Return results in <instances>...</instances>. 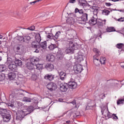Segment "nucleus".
Here are the masks:
<instances>
[{"label": "nucleus", "mask_w": 124, "mask_h": 124, "mask_svg": "<svg viewBox=\"0 0 124 124\" xmlns=\"http://www.w3.org/2000/svg\"><path fill=\"white\" fill-rule=\"evenodd\" d=\"M79 13V14H80L82 15V14H84V11L83 9H79L77 8L75 9V13Z\"/></svg>", "instance_id": "nucleus-31"}, {"label": "nucleus", "mask_w": 124, "mask_h": 124, "mask_svg": "<svg viewBox=\"0 0 124 124\" xmlns=\"http://www.w3.org/2000/svg\"><path fill=\"white\" fill-rule=\"evenodd\" d=\"M105 116L108 117V118H112V114L108 111V113L105 114Z\"/></svg>", "instance_id": "nucleus-45"}, {"label": "nucleus", "mask_w": 124, "mask_h": 124, "mask_svg": "<svg viewBox=\"0 0 124 124\" xmlns=\"http://www.w3.org/2000/svg\"><path fill=\"white\" fill-rule=\"evenodd\" d=\"M60 91H61V92H62L63 93H65V92H66V91H67V84L66 83L60 84Z\"/></svg>", "instance_id": "nucleus-15"}, {"label": "nucleus", "mask_w": 124, "mask_h": 124, "mask_svg": "<svg viewBox=\"0 0 124 124\" xmlns=\"http://www.w3.org/2000/svg\"><path fill=\"white\" fill-rule=\"evenodd\" d=\"M79 5L82 4L83 2H85L86 0H78Z\"/></svg>", "instance_id": "nucleus-49"}, {"label": "nucleus", "mask_w": 124, "mask_h": 124, "mask_svg": "<svg viewBox=\"0 0 124 124\" xmlns=\"http://www.w3.org/2000/svg\"><path fill=\"white\" fill-rule=\"evenodd\" d=\"M66 123L67 124H69V123H71V122H70V121H66Z\"/></svg>", "instance_id": "nucleus-62"}, {"label": "nucleus", "mask_w": 124, "mask_h": 124, "mask_svg": "<svg viewBox=\"0 0 124 124\" xmlns=\"http://www.w3.org/2000/svg\"><path fill=\"white\" fill-rule=\"evenodd\" d=\"M26 110L28 112H32L33 111V107L30 106L27 108Z\"/></svg>", "instance_id": "nucleus-40"}, {"label": "nucleus", "mask_w": 124, "mask_h": 124, "mask_svg": "<svg viewBox=\"0 0 124 124\" xmlns=\"http://www.w3.org/2000/svg\"><path fill=\"white\" fill-rule=\"evenodd\" d=\"M21 41H23L25 43H30L31 41V36L29 35L24 36L23 37H20Z\"/></svg>", "instance_id": "nucleus-14"}, {"label": "nucleus", "mask_w": 124, "mask_h": 124, "mask_svg": "<svg viewBox=\"0 0 124 124\" xmlns=\"http://www.w3.org/2000/svg\"><path fill=\"white\" fill-rule=\"evenodd\" d=\"M93 51L95 54V55L93 57V63L95 64V65H96V66H98V65H99V62H100V61L99 59L96 58L100 56V51H99L98 49L95 48H93Z\"/></svg>", "instance_id": "nucleus-4"}, {"label": "nucleus", "mask_w": 124, "mask_h": 124, "mask_svg": "<svg viewBox=\"0 0 124 124\" xmlns=\"http://www.w3.org/2000/svg\"><path fill=\"white\" fill-rule=\"evenodd\" d=\"M89 23L90 26L97 25L99 29H102V28H103V26L106 24V19L97 20V16L95 15L89 21Z\"/></svg>", "instance_id": "nucleus-1"}, {"label": "nucleus", "mask_w": 124, "mask_h": 124, "mask_svg": "<svg viewBox=\"0 0 124 124\" xmlns=\"http://www.w3.org/2000/svg\"><path fill=\"white\" fill-rule=\"evenodd\" d=\"M11 120V115L8 112H6L3 115V122H8Z\"/></svg>", "instance_id": "nucleus-10"}, {"label": "nucleus", "mask_w": 124, "mask_h": 124, "mask_svg": "<svg viewBox=\"0 0 124 124\" xmlns=\"http://www.w3.org/2000/svg\"><path fill=\"white\" fill-rule=\"evenodd\" d=\"M14 62L16 65V66L17 65H18V66H22L23 64V62H22V61L19 59L16 60Z\"/></svg>", "instance_id": "nucleus-27"}, {"label": "nucleus", "mask_w": 124, "mask_h": 124, "mask_svg": "<svg viewBox=\"0 0 124 124\" xmlns=\"http://www.w3.org/2000/svg\"><path fill=\"white\" fill-rule=\"evenodd\" d=\"M16 91H18L19 92L17 93L18 95H22V96H24V93H22V92L24 93L25 92L23 90H16Z\"/></svg>", "instance_id": "nucleus-41"}, {"label": "nucleus", "mask_w": 124, "mask_h": 124, "mask_svg": "<svg viewBox=\"0 0 124 124\" xmlns=\"http://www.w3.org/2000/svg\"><path fill=\"white\" fill-rule=\"evenodd\" d=\"M103 15H106V16H108L109 14H110V11L108 10H104L102 12Z\"/></svg>", "instance_id": "nucleus-33"}, {"label": "nucleus", "mask_w": 124, "mask_h": 124, "mask_svg": "<svg viewBox=\"0 0 124 124\" xmlns=\"http://www.w3.org/2000/svg\"><path fill=\"white\" fill-rule=\"evenodd\" d=\"M106 31L107 32H112V31H116V29L115 28L111 27H108L106 29Z\"/></svg>", "instance_id": "nucleus-30"}, {"label": "nucleus", "mask_w": 124, "mask_h": 124, "mask_svg": "<svg viewBox=\"0 0 124 124\" xmlns=\"http://www.w3.org/2000/svg\"><path fill=\"white\" fill-rule=\"evenodd\" d=\"M44 78L46 80H48V81H53L55 78V76L51 74H48L46 75Z\"/></svg>", "instance_id": "nucleus-16"}, {"label": "nucleus", "mask_w": 124, "mask_h": 124, "mask_svg": "<svg viewBox=\"0 0 124 124\" xmlns=\"http://www.w3.org/2000/svg\"><path fill=\"white\" fill-rule=\"evenodd\" d=\"M16 50H20V47L17 46V47H16Z\"/></svg>", "instance_id": "nucleus-61"}, {"label": "nucleus", "mask_w": 124, "mask_h": 124, "mask_svg": "<svg viewBox=\"0 0 124 124\" xmlns=\"http://www.w3.org/2000/svg\"><path fill=\"white\" fill-rule=\"evenodd\" d=\"M120 0H111V1H114V2H116V1H119Z\"/></svg>", "instance_id": "nucleus-60"}, {"label": "nucleus", "mask_w": 124, "mask_h": 124, "mask_svg": "<svg viewBox=\"0 0 124 124\" xmlns=\"http://www.w3.org/2000/svg\"><path fill=\"white\" fill-rule=\"evenodd\" d=\"M67 44L69 45V47L65 50V52L67 54H72L74 50H77L78 49V45L77 44H74L73 40L70 39L69 36H67Z\"/></svg>", "instance_id": "nucleus-2"}, {"label": "nucleus", "mask_w": 124, "mask_h": 124, "mask_svg": "<svg viewBox=\"0 0 124 124\" xmlns=\"http://www.w3.org/2000/svg\"><path fill=\"white\" fill-rule=\"evenodd\" d=\"M117 11H120V12H122L123 13H124V9L117 10Z\"/></svg>", "instance_id": "nucleus-58"}, {"label": "nucleus", "mask_w": 124, "mask_h": 124, "mask_svg": "<svg viewBox=\"0 0 124 124\" xmlns=\"http://www.w3.org/2000/svg\"><path fill=\"white\" fill-rule=\"evenodd\" d=\"M2 39V36L0 35V39Z\"/></svg>", "instance_id": "nucleus-63"}, {"label": "nucleus", "mask_w": 124, "mask_h": 124, "mask_svg": "<svg viewBox=\"0 0 124 124\" xmlns=\"http://www.w3.org/2000/svg\"><path fill=\"white\" fill-rule=\"evenodd\" d=\"M48 49L51 51H53V50H55L56 49L57 51V57L59 59V60H62V58H63V53L62 52V50L61 48H59L58 46L55 44H51L48 47Z\"/></svg>", "instance_id": "nucleus-3"}, {"label": "nucleus", "mask_w": 124, "mask_h": 124, "mask_svg": "<svg viewBox=\"0 0 124 124\" xmlns=\"http://www.w3.org/2000/svg\"><path fill=\"white\" fill-rule=\"evenodd\" d=\"M108 111L107 109H102V110H101L102 115H104V116H105V114H108Z\"/></svg>", "instance_id": "nucleus-43"}, {"label": "nucleus", "mask_w": 124, "mask_h": 124, "mask_svg": "<svg viewBox=\"0 0 124 124\" xmlns=\"http://www.w3.org/2000/svg\"><path fill=\"white\" fill-rule=\"evenodd\" d=\"M83 70V67L80 64H76L74 65V71L76 74H79L81 73Z\"/></svg>", "instance_id": "nucleus-7"}, {"label": "nucleus", "mask_w": 124, "mask_h": 124, "mask_svg": "<svg viewBox=\"0 0 124 124\" xmlns=\"http://www.w3.org/2000/svg\"><path fill=\"white\" fill-rule=\"evenodd\" d=\"M35 29V27H34V26H32L28 28V30H29V31H34Z\"/></svg>", "instance_id": "nucleus-47"}, {"label": "nucleus", "mask_w": 124, "mask_h": 124, "mask_svg": "<svg viewBox=\"0 0 124 124\" xmlns=\"http://www.w3.org/2000/svg\"><path fill=\"white\" fill-rule=\"evenodd\" d=\"M32 78H34L33 79V80H36V78H37V77H36V76H35V75H33L32 76Z\"/></svg>", "instance_id": "nucleus-57"}, {"label": "nucleus", "mask_w": 124, "mask_h": 124, "mask_svg": "<svg viewBox=\"0 0 124 124\" xmlns=\"http://www.w3.org/2000/svg\"><path fill=\"white\" fill-rule=\"evenodd\" d=\"M36 41L39 43L41 41V36H40V34L37 33L35 36Z\"/></svg>", "instance_id": "nucleus-28"}, {"label": "nucleus", "mask_w": 124, "mask_h": 124, "mask_svg": "<svg viewBox=\"0 0 124 124\" xmlns=\"http://www.w3.org/2000/svg\"><path fill=\"white\" fill-rule=\"evenodd\" d=\"M30 30L29 28H23L22 33L23 34H29L30 33Z\"/></svg>", "instance_id": "nucleus-32"}, {"label": "nucleus", "mask_w": 124, "mask_h": 124, "mask_svg": "<svg viewBox=\"0 0 124 124\" xmlns=\"http://www.w3.org/2000/svg\"><path fill=\"white\" fill-rule=\"evenodd\" d=\"M45 67L46 70L48 71H52L54 70V65L52 63H47L45 66Z\"/></svg>", "instance_id": "nucleus-17"}, {"label": "nucleus", "mask_w": 124, "mask_h": 124, "mask_svg": "<svg viewBox=\"0 0 124 124\" xmlns=\"http://www.w3.org/2000/svg\"><path fill=\"white\" fill-rule=\"evenodd\" d=\"M121 33L124 35V28L121 31Z\"/></svg>", "instance_id": "nucleus-59"}, {"label": "nucleus", "mask_w": 124, "mask_h": 124, "mask_svg": "<svg viewBox=\"0 0 124 124\" xmlns=\"http://www.w3.org/2000/svg\"><path fill=\"white\" fill-rule=\"evenodd\" d=\"M71 103H72V105L75 106V108H77V105H76V101L74 100Z\"/></svg>", "instance_id": "nucleus-48"}, {"label": "nucleus", "mask_w": 124, "mask_h": 124, "mask_svg": "<svg viewBox=\"0 0 124 124\" xmlns=\"http://www.w3.org/2000/svg\"><path fill=\"white\" fill-rule=\"evenodd\" d=\"M59 75L61 80H63L66 78V74L65 73L62 71L59 73Z\"/></svg>", "instance_id": "nucleus-25"}, {"label": "nucleus", "mask_w": 124, "mask_h": 124, "mask_svg": "<svg viewBox=\"0 0 124 124\" xmlns=\"http://www.w3.org/2000/svg\"><path fill=\"white\" fill-rule=\"evenodd\" d=\"M66 22L68 24L73 25V23L75 22V19L73 17H71L67 19Z\"/></svg>", "instance_id": "nucleus-26"}, {"label": "nucleus", "mask_w": 124, "mask_h": 124, "mask_svg": "<svg viewBox=\"0 0 124 124\" xmlns=\"http://www.w3.org/2000/svg\"><path fill=\"white\" fill-rule=\"evenodd\" d=\"M74 33H76V32L75 31L72 30H69L68 31V33L67 34L66 37L67 38V36H68L71 39H72L73 41H74V36H73V34Z\"/></svg>", "instance_id": "nucleus-11"}, {"label": "nucleus", "mask_w": 124, "mask_h": 124, "mask_svg": "<svg viewBox=\"0 0 124 124\" xmlns=\"http://www.w3.org/2000/svg\"><path fill=\"white\" fill-rule=\"evenodd\" d=\"M112 10H116V11H118V10H116V9H111V11H112Z\"/></svg>", "instance_id": "nucleus-64"}, {"label": "nucleus", "mask_w": 124, "mask_h": 124, "mask_svg": "<svg viewBox=\"0 0 124 124\" xmlns=\"http://www.w3.org/2000/svg\"><path fill=\"white\" fill-rule=\"evenodd\" d=\"M23 101H24L25 102H31V98L24 97L23 99Z\"/></svg>", "instance_id": "nucleus-37"}, {"label": "nucleus", "mask_w": 124, "mask_h": 124, "mask_svg": "<svg viewBox=\"0 0 124 124\" xmlns=\"http://www.w3.org/2000/svg\"><path fill=\"white\" fill-rule=\"evenodd\" d=\"M76 1V0H70L69 3H75Z\"/></svg>", "instance_id": "nucleus-54"}, {"label": "nucleus", "mask_w": 124, "mask_h": 124, "mask_svg": "<svg viewBox=\"0 0 124 124\" xmlns=\"http://www.w3.org/2000/svg\"><path fill=\"white\" fill-rule=\"evenodd\" d=\"M124 102V99H119L117 102V104L118 105H119V104H123Z\"/></svg>", "instance_id": "nucleus-42"}, {"label": "nucleus", "mask_w": 124, "mask_h": 124, "mask_svg": "<svg viewBox=\"0 0 124 124\" xmlns=\"http://www.w3.org/2000/svg\"><path fill=\"white\" fill-rule=\"evenodd\" d=\"M112 5L113 4H111V3H110V2L105 3V5L108 7L111 6V5Z\"/></svg>", "instance_id": "nucleus-52"}, {"label": "nucleus", "mask_w": 124, "mask_h": 124, "mask_svg": "<svg viewBox=\"0 0 124 124\" xmlns=\"http://www.w3.org/2000/svg\"><path fill=\"white\" fill-rule=\"evenodd\" d=\"M55 56L52 54H48L46 56V60L48 62H52L55 61Z\"/></svg>", "instance_id": "nucleus-21"}, {"label": "nucleus", "mask_w": 124, "mask_h": 124, "mask_svg": "<svg viewBox=\"0 0 124 124\" xmlns=\"http://www.w3.org/2000/svg\"><path fill=\"white\" fill-rule=\"evenodd\" d=\"M10 97L11 98H14V97H15V96L14 95V94L12 93L10 95Z\"/></svg>", "instance_id": "nucleus-56"}, {"label": "nucleus", "mask_w": 124, "mask_h": 124, "mask_svg": "<svg viewBox=\"0 0 124 124\" xmlns=\"http://www.w3.org/2000/svg\"><path fill=\"white\" fill-rule=\"evenodd\" d=\"M88 14H83L82 16L80 17L81 21H82L83 22H87V21H88Z\"/></svg>", "instance_id": "nucleus-24"}, {"label": "nucleus", "mask_w": 124, "mask_h": 124, "mask_svg": "<svg viewBox=\"0 0 124 124\" xmlns=\"http://www.w3.org/2000/svg\"><path fill=\"white\" fill-rule=\"evenodd\" d=\"M35 66L36 67V69H38V70H42V69H43V64H40L38 63L37 64H35Z\"/></svg>", "instance_id": "nucleus-29"}, {"label": "nucleus", "mask_w": 124, "mask_h": 124, "mask_svg": "<svg viewBox=\"0 0 124 124\" xmlns=\"http://www.w3.org/2000/svg\"><path fill=\"white\" fill-rule=\"evenodd\" d=\"M105 62H106V58L102 57L100 59V62H101V64H104L105 63Z\"/></svg>", "instance_id": "nucleus-36"}, {"label": "nucleus", "mask_w": 124, "mask_h": 124, "mask_svg": "<svg viewBox=\"0 0 124 124\" xmlns=\"http://www.w3.org/2000/svg\"><path fill=\"white\" fill-rule=\"evenodd\" d=\"M46 88L51 92L57 90V84L54 83L50 82L46 85Z\"/></svg>", "instance_id": "nucleus-9"}, {"label": "nucleus", "mask_w": 124, "mask_h": 124, "mask_svg": "<svg viewBox=\"0 0 124 124\" xmlns=\"http://www.w3.org/2000/svg\"><path fill=\"white\" fill-rule=\"evenodd\" d=\"M5 78V75L0 73V81H3V79Z\"/></svg>", "instance_id": "nucleus-38"}, {"label": "nucleus", "mask_w": 124, "mask_h": 124, "mask_svg": "<svg viewBox=\"0 0 124 124\" xmlns=\"http://www.w3.org/2000/svg\"><path fill=\"white\" fill-rule=\"evenodd\" d=\"M61 32L60 31H57L55 35H53V34H52V33H49L46 36V37L48 39H54V40H56L58 39V38H59V36H60V35H61Z\"/></svg>", "instance_id": "nucleus-8"}, {"label": "nucleus", "mask_w": 124, "mask_h": 124, "mask_svg": "<svg viewBox=\"0 0 124 124\" xmlns=\"http://www.w3.org/2000/svg\"><path fill=\"white\" fill-rule=\"evenodd\" d=\"M6 69L4 65H0V72H3Z\"/></svg>", "instance_id": "nucleus-35"}, {"label": "nucleus", "mask_w": 124, "mask_h": 124, "mask_svg": "<svg viewBox=\"0 0 124 124\" xmlns=\"http://www.w3.org/2000/svg\"><path fill=\"white\" fill-rule=\"evenodd\" d=\"M30 62H31L32 63H33V64L37 63V62H39V58L36 57H33L31 58Z\"/></svg>", "instance_id": "nucleus-22"}, {"label": "nucleus", "mask_w": 124, "mask_h": 124, "mask_svg": "<svg viewBox=\"0 0 124 124\" xmlns=\"http://www.w3.org/2000/svg\"><path fill=\"white\" fill-rule=\"evenodd\" d=\"M68 86L70 89H76L77 88V83L74 81V80L72 79V80L68 82Z\"/></svg>", "instance_id": "nucleus-12"}, {"label": "nucleus", "mask_w": 124, "mask_h": 124, "mask_svg": "<svg viewBox=\"0 0 124 124\" xmlns=\"http://www.w3.org/2000/svg\"><path fill=\"white\" fill-rule=\"evenodd\" d=\"M34 49H35V50L34 51V53H39V50H40V48H34Z\"/></svg>", "instance_id": "nucleus-53"}, {"label": "nucleus", "mask_w": 124, "mask_h": 124, "mask_svg": "<svg viewBox=\"0 0 124 124\" xmlns=\"http://www.w3.org/2000/svg\"><path fill=\"white\" fill-rule=\"evenodd\" d=\"M116 21H118V22H124V17H121L120 18L117 19L114 18Z\"/></svg>", "instance_id": "nucleus-44"}, {"label": "nucleus", "mask_w": 124, "mask_h": 124, "mask_svg": "<svg viewBox=\"0 0 124 124\" xmlns=\"http://www.w3.org/2000/svg\"><path fill=\"white\" fill-rule=\"evenodd\" d=\"M41 0H37L34 1L33 2H30V4H32V3H34H34H36V2H39V1H41Z\"/></svg>", "instance_id": "nucleus-51"}, {"label": "nucleus", "mask_w": 124, "mask_h": 124, "mask_svg": "<svg viewBox=\"0 0 124 124\" xmlns=\"http://www.w3.org/2000/svg\"><path fill=\"white\" fill-rule=\"evenodd\" d=\"M93 9H95L94 11H97V10H98V8L97 7H95V6H93Z\"/></svg>", "instance_id": "nucleus-55"}, {"label": "nucleus", "mask_w": 124, "mask_h": 124, "mask_svg": "<svg viewBox=\"0 0 124 124\" xmlns=\"http://www.w3.org/2000/svg\"><path fill=\"white\" fill-rule=\"evenodd\" d=\"M33 66H34V64L31 61L26 63V67L30 70H32L33 69Z\"/></svg>", "instance_id": "nucleus-20"}, {"label": "nucleus", "mask_w": 124, "mask_h": 124, "mask_svg": "<svg viewBox=\"0 0 124 124\" xmlns=\"http://www.w3.org/2000/svg\"><path fill=\"white\" fill-rule=\"evenodd\" d=\"M82 61H84V59L83 58V55L80 52H79L78 53V56L77 57V62H82Z\"/></svg>", "instance_id": "nucleus-19"}, {"label": "nucleus", "mask_w": 124, "mask_h": 124, "mask_svg": "<svg viewBox=\"0 0 124 124\" xmlns=\"http://www.w3.org/2000/svg\"><path fill=\"white\" fill-rule=\"evenodd\" d=\"M8 67L12 71H16L17 70V65L15 64V62H13L11 58H8L6 62Z\"/></svg>", "instance_id": "nucleus-5"}, {"label": "nucleus", "mask_w": 124, "mask_h": 124, "mask_svg": "<svg viewBox=\"0 0 124 124\" xmlns=\"http://www.w3.org/2000/svg\"><path fill=\"white\" fill-rule=\"evenodd\" d=\"M17 106L20 108V107H22L23 106V104L21 102H18L17 103Z\"/></svg>", "instance_id": "nucleus-50"}, {"label": "nucleus", "mask_w": 124, "mask_h": 124, "mask_svg": "<svg viewBox=\"0 0 124 124\" xmlns=\"http://www.w3.org/2000/svg\"><path fill=\"white\" fill-rule=\"evenodd\" d=\"M9 79L10 80H13L16 78V74L14 72H10L8 74Z\"/></svg>", "instance_id": "nucleus-23"}, {"label": "nucleus", "mask_w": 124, "mask_h": 124, "mask_svg": "<svg viewBox=\"0 0 124 124\" xmlns=\"http://www.w3.org/2000/svg\"><path fill=\"white\" fill-rule=\"evenodd\" d=\"M111 119H113V120H118V116L115 114H112Z\"/></svg>", "instance_id": "nucleus-46"}, {"label": "nucleus", "mask_w": 124, "mask_h": 124, "mask_svg": "<svg viewBox=\"0 0 124 124\" xmlns=\"http://www.w3.org/2000/svg\"><path fill=\"white\" fill-rule=\"evenodd\" d=\"M94 107V101L93 100H89V103L86 107V110H90Z\"/></svg>", "instance_id": "nucleus-13"}, {"label": "nucleus", "mask_w": 124, "mask_h": 124, "mask_svg": "<svg viewBox=\"0 0 124 124\" xmlns=\"http://www.w3.org/2000/svg\"><path fill=\"white\" fill-rule=\"evenodd\" d=\"M80 6H83V8H84L85 10H88V9H90L91 8V5L87 3V1L85 0V2H83L81 4Z\"/></svg>", "instance_id": "nucleus-18"}, {"label": "nucleus", "mask_w": 124, "mask_h": 124, "mask_svg": "<svg viewBox=\"0 0 124 124\" xmlns=\"http://www.w3.org/2000/svg\"><path fill=\"white\" fill-rule=\"evenodd\" d=\"M31 46L32 48H38V49L42 48L43 49H46V48H47V42L44 41L40 43V45H37L36 42H33L31 43Z\"/></svg>", "instance_id": "nucleus-6"}, {"label": "nucleus", "mask_w": 124, "mask_h": 124, "mask_svg": "<svg viewBox=\"0 0 124 124\" xmlns=\"http://www.w3.org/2000/svg\"><path fill=\"white\" fill-rule=\"evenodd\" d=\"M123 47H124V45L123 43H119L116 45V47L118 49H122Z\"/></svg>", "instance_id": "nucleus-34"}, {"label": "nucleus", "mask_w": 124, "mask_h": 124, "mask_svg": "<svg viewBox=\"0 0 124 124\" xmlns=\"http://www.w3.org/2000/svg\"><path fill=\"white\" fill-rule=\"evenodd\" d=\"M16 120L17 121H22L23 120V116L21 114H17L16 117Z\"/></svg>", "instance_id": "nucleus-39"}]
</instances>
